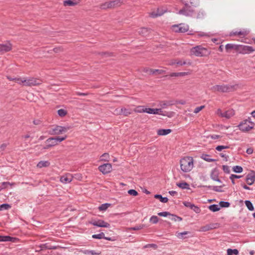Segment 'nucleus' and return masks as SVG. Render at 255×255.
<instances>
[{
  "label": "nucleus",
  "instance_id": "f257e3e1",
  "mask_svg": "<svg viewBox=\"0 0 255 255\" xmlns=\"http://www.w3.org/2000/svg\"><path fill=\"white\" fill-rule=\"evenodd\" d=\"M193 158L187 156L181 159L180 161V168L184 172L190 171L193 167Z\"/></svg>",
  "mask_w": 255,
  "mask_h": 255
},
{
  "label": "nucleus",
  "instance_id": "f03ea898",
  "mask_svg": "<svg viewBox=\"0 0 255 255\" xmlns=\"http://www.w3.org/2000/svg\"><path fill=\"white\" fill-rule=\"evenodd\" d=\"M182 3L184 6L179 10L178 13L188 17L193 16L195 14V10L188 3L183 1V0H182Z\"/></svg>",
  "mask_w": 255,
  "mask_h": 255
},
{
  "label": "nucleus",
  "instance_id": "7ed1b4c3",
  "mask_svg": "<svg viewBox=\"0 0 255 255\" xmlns=\"http://www.w3.org/2000/svg\"><path fill=\"white\" fill-rule=\"evenodd\" d=\"M190 53L191 55L197 57L206 56L209 54L207 49L202 47L201 45H198L192 47L190 50Z\"/></svg>",
  "mask_w": 255,
  "mask_h": 255
},
{
  "label": "nucleus",
  "instance_id": "20e7f679",
  "mask_svg": "<svg viewBox=\"0 0 255 255\" xmlns=\"http://www.w3.org/2000/svg\"><path fill=\"white\" fill-rule=\"evenodd\" d=\"M69 129L68 127H62L60 126H53L48 131L50 135H58L67 131Z\"/></svg>",
  "mask_w": 255,
  "mask_h": 255
},
{
  "label": "nucleus",
  "instance_id": "39448f33",
  "mask_svg": "<svg viewBox=\"0 0 255 255\" xmlns=\"http://www.w3.org/2000/svg\"><path fill=\"white\" fill-rule=\"evenodd\" d=\"M213 91H218L222 93L230 92L234 91V86L230 85H216L212 87Z\"/></svg>",
  "mask_w": 255,
  "mask_h": 255
},
{
  "label": "nucleus",
  "instance_id": "423d86ee",
  "mask_svg": "<svg viewBox=\"0 0 255 255\" xmlns=\"http://www.w3.org/2000/svg\"><path fill=\"white\" fill-rule=\"evenodd\" d=\"M255 51V49L250 46L238 45L237 52L240 54H246L251 53Z\"/></svg>",
  "mask_w": 255,
  "mask_h": 255
},
{
  "label": "nucleus",
  "instance_id": "0eeeda50",
  "mask_svg": "<svg viewBox=\"0 0 255 255\" xmlns=\"http://www.w3.org/2000/svg\"><path fill=\"white\" fill-rule=\"evenodd\" d=\"M23 85L26 86H37L42 84V80L39 79L31 78L28 79H23Z\"/></svg>",
  "mask_w": 255,
  "mask_h": 255
},
{
  "label": "nucleus",
  "instance_id": "6e6552de",
  "mask_svg": "<svg viewBox=\"0 0 255 255\" xmlns=\"http://www.w3.org/2000/svg\"><path fill=\"white\" fill-rule=\"evenodd\" d=\"M254 123H251V125L247 123V121H242L238 126L239 129L243 132H247L254 128Z\"/></svg>",
  "mask_w": 255,
  "mask_h": 255
},
{
  "label": "nucleus",
  "instance_id": "1a4fd4ad",
  "mask_svg": "<svg viewBox=\"0 0 255 255\" xmlns=\"http://www.w3.org/2000/svg\"><path fill=\"white\" fill-rule=\"evenodd\" d=\"M123 1L122 0H114L106 2L102 5L104 8H114L120 6Z\"/></svg>",
  "mask_w": 255,
  "mask_h": 255
},
{
  "label": "nucleus",
  "instance_id": "9d476101",
  "mask_svg": "<svg viewBox=\"0 0 255 255\" xmlns=\"http://www.w3.org/2000/svg\"><path fill=\"white\" fill-rule=\"evenodd\" d=\"M99 170L104 174L110 173L112 171V165L111 163H104L98 167Z\"/></svg>",
  "mask_w": 255,
  "mask_h": 255
},
{
  "label": "nucleus",
  "instance_id": "9b49d317",
  "mask_svg": "<svg viewBox=\"0 0 255 255\" xmlns=\"http://www.w3.org/2000/svg\"><path fill=\"white\" fill-rule=\"evenodd\" d=\"M90 224L94 226H97L99 227L109 228L110 227V224L109 223L106 222L102 220H98V221H92L90 222Z\"/></svg>",
  "mask_w": 255,
  "mask_h": 255
},
{
  "label": "nucleus",
  "instance_id": "f8f14e48",
  "mask_svg": "<svg viewBox=\"0 0 255 255\" xmlns=\"http://www.w3.org/2000/svg\"><path fill=\"white\" fill-rule=\"evenodd\" d=\"M183 204L185 207L190 208L196 213H200L201 211L200 208L198 206H196L190 202L184 201L183 202Z\"/></svg>",
  "mask_w": 255,
  "mask_h": 255
},
{
  "label": "nucleus",
  "instance_id": "ddd939ff",
  "mask_svg": "<svg viewBox=\"0 0 255 255\" xmlns=\"http://www.w3.org/2000/svg\"><path fill=\"white\" fill-rule=\"evenodd\" d=\"M246 181L247 184L249 185H252L255 181V171L252 170L250 173H249L246 178Z\"/></svg>",
  "mask_w": 255,
  "mask_h": 255
},
{
  "label": "nucleus",
  "instance_id": "4468645a",
  "mask_svg": "<svg viewBox=\"0 0 255 255\" xmlns=\"http://www.w3.org/2000/svg\"><path fill=\"white\" fill-rule=\"evenodd\" d=\"M166 10L163 9L162 8H158L156 11H152L149 13V16L152 18H156L158 16H161L163 15Z\"/></svg>",
  "mask_w": 255,
  "mask_h": 255
},
{
  "label": "nucleus",
  "instance_id": "2eb2a0df",
  "mask_svg": "<svg viewBox=\"0 0 255 255\" xmlns=\"http://www.w3.org/2000/svg\"><path fill=\"white\" fill-rule=\"evenodd\" d=\"M12 49V45L10 43L6 44H0V53H4L5 52L9 51Z\"/></svg>",
  "mask_w": 255,
  "mask_h": 255
},
{
  "label": "nucleus",
  "instance_id": "dca6fc26",
  "mask_svg": "<svg viewBox=\"0 0 255 255\" xmlns=\"http://www.w3.org/2000/svg\"><path fill=\"white\" fill-rule=\"evenodd\" d=\"M225 186L224 184H223L221 186H207V185H204L202 186L203 188H206L210 189H212L213 191L215 192H222L224 191L221 189L222 188H223Z\"/></svg>",
  "mask_w": 255,
  "mask_h": 255
},
{
  "label": "nucleus",
  "instance_id": "f3484780",
  "mask_svg": "<svg viewBox=\"0 0 255 255\" xmlns=\"http://www.w3.org/2000/svg\"><path fill=\"white\" fill-rule=\"evenodd\" d=\"M17 238L12 237L9 236H1L0 235V242H11L14 243Z\"/></svg>",
  "mask_w": 255,
  "mask_h": 255
},
{
  "label": "nucleus",
  "instance_id": "a211bd4d",
  "mask_svg": "<svg viewBox=\"0 0 255 255\" xmlns=\"http://www.w3.org/2000/svg\"><path fill=\"white\" fill-rule=\"evenodd\" d=\"M73 176L70 174L63 175L60 178V181L63 183H70L72 180Z\"/></svg>",
  "mask_w": 255,
  "mask_h": 255
},
{
  "label": "nucleus",
  "instance_id": "6ab92c4d",
  "mask_svg": "<svg viewBox=\"0 0 255 255\" xmlns=\"http://www.w3.org/2000/svg\"><path fill=\"white\" fill-rule=\"evenodd\" d=\"M235 115V111L233 109H230L227 111L221 113V116L222 117H225L227 119H229Z\"/></svg>",
  "mask_w": 255,
  "mask_h": 255
},
{
  "label": "nucleus",
  "instance_id": "aec40b11",
  "mask_svg": "<svg viewBox=\"0 0 255 255\" xmlns=\"http://www.w3.org/2000/svg\"><path fill=\"white\" fill-rule=\"evenodd\" d=\"M80 0H66L63 1V5L66 6H74L79 4Z\"/></svg>",
  "mask_w": 255,
  "mask_h": 255
},
{
  "label": "nucleus",
  "instance_id": "412c9836",
  "mask_svg": "<svg viewBox=\"0 0 255 255\" xmlns=\"http://www.w3.org/2000/svg\"><path fill=\"white\" fill-rule=\"evenodd\" d=\"M159 104L161 108L164 109L169 106L174 105L175 103L173 101H161Z\"/></svg>",
  "mask_w": 255,
  "mask_h": 255
},
{
  "label": "nucleus",
  "instance_id": "4be33fe9",
  "mask_svg": "<svg viewBox=\"0 0 255 255\" xmlns=\"http://www.w3.org/2000/svg\"><path fill=\"white\" fill-rule=\"evenodd\" d=\"M179 33H185L189 29V26L184 23L178 24Z\"/></svg>",
  "mask_w": 255,
  "mask_h": 255
},
{
  "label": "nucleus",
  "instance_id": "5701e85b",
  "mask_svg": "<svg viewBox=\"0 0 255 255\" xmlns=\"http://www.w3.org/2000/svg\"><path fill=\"white\" fill-rule=\"evenodd\" d=\"M143 111L150 114H158V112H162L161 109L145 108Z\"/></svg>",
  "mask_w": 255,
  "mask_h": 255
},
{
  "label": "nucleus",
  "instance_id": "b1692460",
  "mask_svg": "<svg viewBox=\"0 0 255 255\" xmlns=\"http://www.w3.org/2000/svg\"><path fill=\"white\" fill-rule=\"evenodd\" d=\"M219 174L218 169L217 168H214L211 171L210 177L213 180H215V179L218 180Z\"/></svg>",
  "mask_w": 255,
  "mask_h": 255
},
{
  "label": "nucleus",
  "instance_id": "393cba45",
  "mask_svg": "<svg viewBox=\"0 0 255 255\" xmlns=\"http://www.w3.org/2000/svg\"><path fill=\"white\" fill-rule=\"evenodd\" d=\"M218 224H212L210 225H207L201 228L202 231L203 232H206L211 229H215L217 228L216 226Z\"/></svg>",
  "mask_w": 255,
  "mask_h": 255
},
{
  "label": "nucleus",
  "instance_id": "a878e982",
  "mask_svg": "<svg viewBox=\"0 0 255 255\" xmlns=\"http://www.w3.org/2000/svg\"><path fill=\"white\" fill-rule=\"evenodd\" d=\"M150 30V29L148 28L142 27L139 29L138 33L143 36H146L149 33Z\"/></svg>",
  "mask_w": 255,
  "mask_h": 255
},
{
  "label": "nucleus",
  "instance_id": "bb28decb",
  "mask_svg": "<svg viewBox=\"0 0 255 255\" xmlns=\"http://www.w3.org/2000/svg\"><path fill=\"white\" fill-rule=\"evenodd\" d=\"M172 131L171 129H159L157 131V134L159 135H165Z\"/></svg>",
  "mask_w": 255,
  "mask_h": 255
},
{
  "label": "nucleus",
  "instance_id": "cd10ccee",
  "mask_svg": "<svg viewBox=\"0 0 255 255\" xmlns=\"http://www.w3.org/2000/svg\"><path fill=\"white\" fill-rule=\"evenodd\" d=\"M50 165V163L48 161H40L37 163V166L41 168L48 167Z\"/></svg>",
  "mask_w": 255,
  "mask_h": 255
},
{
  "label": "nucleus",
  "instance_id": "c85d7f7f",
  "mask_svg": "<svg viewBox=\"0 0 255 255\" xmlns=\"http://www.w3.org/2000/svg\"><path fill=\"white\" fill-rule=\"evenodd\" d=\"M83 253L85 255H100L101 254V252H96L94 250H86L83 251Z\"/></svg>",
  "mask_w": 255,
  "mask_h": 255
},
{
  "label": "nucleus",
  "instance_id": "c756f323",
  "mask_svg": "<svg viewBox=\"0 0 255 255\" xmlns=\"http://www.w3.org/2000/svg\"><path fill=\"white\" fill-rule=\"evenodd\" d=\"M238 46V45L231 44V43H228L226 45L225 49H226L227 52H229V50H230L231 49H234L237 51Z\"/></svg>",
  "mask_w": 255,
  "mask_h": 255
},
{
  "label": "nucleus",
  "instance_id": "7c9ffc66",
  "mask_svg": "<svg viewBox=\"0 0 255 255\" xmlns=\"http://www.w3.org/2000/svg\"><path fill=\"white\" fill-rule=\"evenodd\" d=\"M210 155L207 154H202V155L201 156V158L202 159L207 162H213L216 161V159L210 158Z\"/></svg>",
  "mask_w": 255,
  "mask_h": 255
},
{
  "label": "nucleus",
  "instance_id": "2f4dec72",
  "mask_svg": "<svg viewBox=\"0 0 255 255\" xmlns=\"http://www.w3.org/2000/svg\"><path fill=\"white\" fill-rule=\"evenodd\" d=\"M248 34V32L247 31H236V32H231L230 34V36H235V35H241L245 36Z\"/></svg>",
  "mask_w": 255,
  "mask_h": 255
},
{
  "label": "nucleus",
  "instance_id": "473e14b6",
  "mask_svg": "<svg viewBox=\"0 0 255 255\" xmlns=\"http://www.w3.org/2000/svg\"><path fill=\"white\" fill-rule=\"evenodd\" d=\"M46 143H49L51 147H53L56 145H57L56 141H55L54 137H50L48 138L46 141Z\"/></svg>",
  "mask_w": 255,
  "mask_h": 255
},
{
  "label": "nucleus",
  "instance_id": "72a5a7b5",
  "mask_svg": "<svg viewBox=\"0 0 255 255\" xmlns=\"http://www.w3.org/2000/svg\"><path fill=\"white\" fill-rule=\"evenodd\" d=\"M176 185L179 187V188L184 189H190L189 185L188 183H187L186 182H184L182 183H177Z\"/></svg>",
  "mask_w": 255,
  "mask_h": 255
},
{
  "label": "nucleus",
  "instance_id": "f704fd0d",
  "mask_svg": "<svg viewBox=\"0 0 255 255\" xmlns=\"http://www.w3.org/2000/svg\"><path fill=\"white\" fill-rule=\"evenodd\" d=\"M154 198L159 199L162 203H166L168 201V199L167 197H163L160 194H155Z\"/></svg>",
  "mask_w": 255,
  "mask_h": 255
},
{
  "label": "nucleus",
  "instance_id": "c9c22d12",
  "mask_svg": "<svg viewBox=\"0 0 255 255\" xmlns=\"http://www.w3.org/2000/svg\"><path fill=\"white\" fill-rule=\"evenodd\" d=\"M210 210L213 212H217L220 210V207L217 204H212L209 206Z\"/></svg>",
  "mask_w": 255,
  "mask_h": 255
},
{
  "label": "nucleus",
  "instance_id": "e433bc0d",
  "mask_svg": "<svg viewBox=\"0 0 255 255\" xmlns=\"http://www.w3.org/2000/svg\"><path fill=\"white\" fill-rule=\"evenodd\" d=\"M169 218L171 220L173 221H181L182 220V218L180 217H179L176 215L172 214L169 215Z\"/></svg>",
  "mask_w": 255,
  "mask_h": 255
},
{
  "label": "nucleus",
  "instance_id": "4c0bfd02",
  "mask_svg": "<svg viewBox=\"0 0 255 255\" xmlns=\"http://www.w3.org/2000/svg\"><path fill=\"white\" fill-rule=\"evenodd\" d=\"M245 203L247 207L249 209V210L251 211L254 210V207L252 203L250 201L246 200L245 201Z\"/></svg>",
  "mask_w": 255,
  "mask_h": 255
},
{
  "label": "nucleus",
  "instance_id": "58836bf2",
  "mask_svg": "<svg viewBox=\"0 0 255 255\" xmlns=\"http://www.w3.org/2000/svg\"><path fill=\"white\" fill-rule=\"evenodd\" d=\"M238 254L239 251L237 249H229L227 250V255H238Z\"/></svg>",
  "mask_w": 255,
  "mask_h": 255
},
{
  "label": "nucleus",
  "instance_id": "ea45409f",
  "mask_svg": "<svg viewBox=\"0 0 255 255\" xmlns=\"http://www.w3.org/2000/svg\"><path fill=\"white\" fill-rule=\"evenodd\" d=\"M14 183H10L9 182H3L1 184V186H0V191L4 189L7 188L8 185H12Z\"/></svg>",
  "mask_w": 255,
  "mask_h": 255
},
{
  "label": "nucleus",
  "instance_id": "a19ab883",
  "mask_svg": "<svg viewBox=\"0 0 255 255\" xmlns=\"http://www.w3.org/2000/svg\"><path fill=\"white\" fill-rule=\"evenodd\" d=\"M110 206H111V204H109V203L103 204L99 207V210L100 211H105Z\"/></svg>",
  "mask_w": 255,
  "mask_h": 255
},
{
  "label": "nucleus",
  "instance_id": "79ce46f5",
  "mask_svg": "<svg viewBox=\"0 0 255 255\" xmlns=\"http://www.w3.org/2000/svg\"><path fill=\"white\" fill-rule=\"evenodd\" d=\"M92 238L93 239H104L105 234L103 232H101L99 234H94V235H92Z\"/></svg>",
  "mask_w": 255,
  "mask_h": 255
},
{
  "label": "nucleus",
  "instance_id": "37998d69",
  "mask_svg": "<svg viewBox=\"0 0 255 255\" xmlns=\"http://www.w3.org/2000/svg\"><path fill=\"white\" fill-rule=\"evenodd\" d=\"M233 170L236 173H241L243 171V169L241 166L236 165L233 167Z\"/></svg>",
  "mask_w": 255,
  "mask_h": 255
},
{
  "label": "nucleus",
  "instance_id": "c03bdc74",
  "mask_svg": "<svg viewBox=\"0 0 255 255\" xmlns=\"http://www.w3.org/2000/svg\"><path fill=\"white\" fill-rule=\"evenodd\" d=\"M121 112L125 116H128L131 114L130 110L126 108H122L121 110Z\"/></svg>",
  "mask_w": 255,
  "mask_h": 255
},
{
  "label": "nucleus",
  "instance_id": "a18cd8bd",
  "mask_svg": "<svg viewBox=\"0 0 255 255\" xmlns=\"http://www.w3.org/2000/svg\"><path fill=\"white\" fill-rule=\"evenodd\" d=\"M55 141H56L57 142V144H58L59 143L61 142V141L64 140L65 139H66L67 138V136L65 135L64 136H56V137H54Z\"/></svg>",
  "mask_w": 255,
  "mask_h": 255
},
{
  "label": "nucleus",
  "instance_id": "49530a36",
  "mask_svg": "<svg viewBox=\"0 0 255 255\" xmlns=\"http://www.w3.org/2000/svg\"><path fill=\"white\" fill-rule=\"evenodd\" d=\"M98 54L102 57H110L113 55V53L109 52H98Z\"/></svg>",
  "mask_w": 255,
  "mask_h": 255
},
{
  "label": "nucleus",
  "instance_id": "de8ad7c7",
  "mask_svg": "<svg viewBox=\"0 0 255 255\" xmlns=\"http://www.w3.org/2000/svg\"><path fill=\"white\" fill-rule=\"evenodd\" d=\"M11 208V206L7 203H4L0 205V211L3 210H8Z\"/></svg>",
  "mask_w": 255,
  "mask_h": 255
},
{
  "label": "nucleus",
  "instance_id": "09e8293b",
  "mask_svg": "<svg viewBox=\"0 0 255 255\" xmlns=\"http://www.w3.org/2000/svg\"><path fill=\"white\" fill-rule=\"evenodd\" d=\"M57 113L60 117H63L66 115V114H67V112L64 109H61L58 110Z\"/></svg>",
  "mask_w": 255,
  "mask_h": 255
},
{
  "label": "nucleus",
  "instance_id": "8fccbe9b",
  "mask_svg": "<svg viewBox=\"0 0 255 255\" xmlns=\"http://www.w3.org/2000/svg\"><path fill=\"white\" fill-rule=\"evenodd\" d=\"M219 205L222 208H228L230 206V203L229 202L220 201Z\"/></svg>",
  "mask_w": 255,
  "mask_h": 255
},
{
  "label": "nucleus",
  "instance_id": "3c124183",
  "mask_svg": "<svg viewBox=\"0 0 255 255\" xmlns=\"http://www.w3.org/2000/svg\"><path fill=\"white\" fill-rule=\"evenodd\" d=\"M150 222L153 224H156L158 221V218L156 216H152L149 220Z\"/></svg>",
  "mask_w": 255,
  "mask_h": 255
},
{
  "label": "nucleus",
  "instance_id": "603ef678",
  "mask_svg": "<svg viewBox=\"0 0 255 255\" xmlns=\"http://www.w3.org/2000/svg\"><path fill=\"white\" fill-rule=\"evenodd\" d=\"M128 193L130 195L133 196H136L138 195V192L134 189H130L128 190Z\"/></svg>",
  "mask_w": 255,
  "mask_h": 255
},
{
  "label": "nucleus",
  "instance_id": "864d4df0",
  "mask_svg": "<svg viewBox=\"0 0 255 255\" xmlns=\"http://www.w3.org/2000/svg\"><path fill=\"white\" fill-rule=\"evenodd\" d=\"M229 148V146H225V145H218L216 147V150H217L218 151H221L223 149H228Z\"/></svg>",
  "mask_w": 255,
  "mask_h": 255
},
{
  "label": "nucleus",
  "instance_id": "5fc2aeb1",
  "mask_svg": "<svg viewBox=\"0 0 255 255\" xmlns=\"http://www.w3.org/2000/svg\"><path fill=\"white\" fill-rule=\"evenodd\" d=\"M143 227H144L143 225H139L136 226L135 227L130 228V230H134V231L139 230L142 229L143 228Z\"/></svg>",
  "mask_w": 255,
  "mask_h": 255
},
{
  "label": "nucleus",
  "instance_id": "6e6d98bb",
  "mask_svg": "<svg viewBox=\"0 0 255 255\" xmlns=\"http://www.w3.org/2000/svg\"><path fill=\"white\" fill-rule=\"evenodd\" d=\"M50 245H49L48 243H45L43 244H41L40 245V248H41V250H44V249H48L50 250Z\"/></svg>",
  "mask_w": 255,
  "mask_h": 255
},
{
  "label": "nucleus",
  "instance_id": "4d7b16f0",
  "mask_svg": "<svg viewBox=\"0 0 255 255\" xmlns=\"http://www.w3.org/2000/svg\"><path fill=\"white\" fill-rule=\"evenodd\" d=\"M157 214L159 216L167 217V216H169V215H171V213H170L168 212L165 211V212H159Z\"/></svg>",
  "mask_w": 255,
  "mask_h": 255
},
{
  "label": "nucleus",
  "instance_id": "13d9d810",
  "mask_svg": "<svg viewBox=\"0 0 255 255\" xmlns=\"http://www.w3.org/2000/svg\"><path fill=\"white\" fill-rule=\"evenodd\" d=\"M224 172L226 173L229 174L230 173V169L228 165H224L222 166Z\"/></svg>",
  "mask_w": 255,
  "mask_h": 255
},
{
  "label": "nucleus",
  "instance_id": "bf43d9fd",
  "mask_svg": "<svg viewBox=\"0 0 255 255\" xmlns=\"http://www.w3.org/2000/svg\"><path fill=\"white\" fill-rule=\"evenodd\" d=\"M166 78L173 77H178V72H173L170 73L169 75H166L164 76Z\"/></svg>",
  "mask_w": 255,
  "mask_h": 255
},
{
  "label": "nucleus",
  "instance_id": "052dcab7",
  "mask_svg": "<svg viewBox=\"0 0 255 255\" xmlns=\"http://www.w3.org/2000/svg\"><path fill=\"white\" fill-rule=\"evenodd\" d=\"M155 75H160L166 73V71L162 69H155Z\"/></svg>",
  "mask_w": 255,
  "mask_h": 255
},
{
  "label": "nucleus",
  "instance_id": "680f3d73",
  "mask_svg": "<svg viewBox=\"0 0 255 255\" xmlns=\"http://www.w3.org/2000/svg\"><path fill=\"white\" fill-rule=\"evenodd\" d=\"M204 108H205V106H201L200 107H198L195 109V110L194 111V113L195 114H197L200 111H201L202 109H203Z\"/></svg>",
  "mask_w": 255,
  "mask_h": 255
},
{
  "label": "nucleus",
  "instance_id": "e2e57ef3",
  "mask_svg": "<svg viewBox=\"0 0 255 255\" xmlns=\"http://www.w3.org/2000/svg\"><path fill=\"white\" fill-rule=\"evenodd\" d=\"M159 115H162V116H167L168 117H170V115L171 114V113H169L168 112H163L162 111V112H158V114Z\"/></svg>",
  "mask_w": 255,
  "mask_h": 255
},
{
  "label": "nucleus",
  "instance_id": "0e129e2a",
  "mask_svg": "<svg viewBox=\"0 0 255 255\" xmlns=\"http://www.w3.org/2000/svg\"><path fill=\"white\" fill-rule=\"evenodd\" d=\"M172 30L175 32L179 33L178 24H175L172 25Z\"/></svg>",
  "mask_w": 255,
  "mask_h": 255
},
{
  "label": "nucleus",
  "instance_id": "69168bd1",
  "mask_svg": "<svg viewBox=\"0 0 255 255\" xmlns=\"http://www.w3.org/2000/svg\"><path fill=\"white\" fill-rule=\"evenodd\" d=\"M204 12L202 10H200L196 16L197 18H202L204 15Z\"/></svg>",
  "mask_w": 255,
  "mask_h": 255
},
{
  "label": "nucleus",
  "instance_id": "338daca9",
  "mask_svg": "<svg viewBox=\"0 0 255 255\" xmlns=\"http://www.w3.org/2000/svg\"><path fill=\"white\" fill-rule=\"evenodd\" d=\"M102 157V160H108V159L109 158V154L108 153H104L101 156Z\"/></svg>",
  "mask_w": 255,
  "mask_h": 255
},
{
  "label": "nucleus",
  "instance_id": "774afa93",
  "mask_svg": "<svg viewBox=\"0 0 255 255\" xmlns=\"http://www.w3.org/2000/svg\"><path fill=\"white\" fill-rule=\"evenodd\" d=\"M188 234V232H187V231H185V232H182V233H178V237L179 238H181L182 239H184L185 238V237H184V235H186L187 234Z\"/></svg>",
  "mask_w": 255,
  "mask_h": 255
}]
</instances>
